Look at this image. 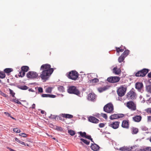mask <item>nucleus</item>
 <instances>
[{"label":"nucleus","instance_id":"f257e3e1","mask_svg":"<svg viewBox=\"0 0 151 151\" xmlns=\"http://www.w3.org/2000/svg\"><path fill=\"white\" fill-rule=\"evenodd\" d=\"M50 65L46 64L42 65L41 67L40 70L42 71L41 73L40 77L42 80H47L53 73L54 70L51 68Z\"/></svg>","mask_w":151,"mask_h":151},{"label":"nucleus","instance_id":"f03ea898","mask_svg":"<svg viewBox=\"0 0 151 151\" xmlns=\"http://www.w3.org/2000/svg\"><path fill=\"white\" fill-rule=\"evenodd\" d=\"M68 92L70 94H74L79 96L80 92L77 88L76 87L74 86H70L68 87Z\"/></svg>","mask_w":151,"mask_h":151},{"label":"nucleus","instance_id":"7ed1b4c3","mask_svg":"<svg viewBox=\"0 0 151 151\" xmlns=\"http://www.w3.org/2000/svg\"><path fill=\"white\" fill-rule=\"evenodd\" d=\"M127 89V87L124 86H121L117 89V93L120 97L123 96L125 94Z\"/></svg>","mask_w":151,"mask_h":151},{"label":"nucleus","instance_id":"20e7f679","mask_svg":"<svg viewBox=\"0 0 151 151\" xmlns=\"http://www.w3.org/2000/svg\"><path fill=\"white\" fill-rule=\"evenodd\" d=\"M104 111L108 113L114 112V106L112 103H110L106 105L104 107Z\"/></svg>","mask_w":151,"mask_h":151},{"label":"nucleus","instance_id":"39448f33","mask_svg":"<svg viewBox=\"0 0 151 151\" xmlns=\"http://www.w3.org/2000/svg\"><path fill=\"white\" fill-rule=\"evenodd\" d=\"M67 74V76L69 78L74 81L77 79L78 76V73L75 70H72L68 74Z\"/></svg>","mask_w":151,"mask_h":151},{"label":"nucleus","instance_id":"423d86ee","mask_svg":"<svg viewBox=\"0 0 151 151\" xmlns=\"http://www.w3.org/2000/svg\"><path fill=\"white\" fill-rule=\"evenodd\" d=\"M137 149V146H133L132 147L124 146L119 148V150L121 151H130L136 150Z\"/></svg>","mask_w":151,"mask_h":151},{"label":"nucleus","instance_id":"0eeeda50","mask_svg":"<svg viewBox=\"0 0 151 151\" xmlns=\"http://www.w3.org/2000/svg\"><path fill=\"white\" fill-rule=\"evenodd\" d=\"M148 69L144 68L138 71L135 74V76L137 77L145 76L148 72Z\"/></svg>","mask_w":151,"mask_h":151},{"label":"nucleus","instance_id":"6e6552de","mask_svg":"<svg viewBox=\"0 0 151 151\" xmlns=\"http://www.w3.org/2000/svg\"><path fill=\"white\" fill-rule=\"evenodd\" d=\"M127 98L129 99H135L136 95L134 91V90L133 88L129 92H128L127 95Z\"/></svg>","mask_w":151,"mask_h":151},{"label":"nucleus","instance_id":"1a4fd4ad","mask_svg":"<svg viewBox=\"0 0 151 151\" xmlns=\"http://www.w3.org/2000/svg\"><path fill=\"white\" fill-rule=\"evenodd\" d=\"M120 80L119 77L117 76H111L108 78L107 81L108 82L111 83H116L118 82Z\"/></svg>","mask_w":151,"mask_h":151},{"label":"nucleus","instance_id":"9d476101","mask_svg":"<svg viewBox=\"0 0 151 151\" xmlns=\"http://www.w3.org/2000/svg\"><path fill=\"white\" fill-rule=\"evenodd\" d=\"M127 106L132 111H135L136 109V105L132 101L128 102L127 104Z\"/></svg>","mask_w":151,"mask_h":151},{"label":"nucleus","instance_id":"9b49d317","mask_svg":"<svg viewBox=\"0 0 151 151\" xmlns=\"http://www.w3.org/2000/svg\"><path fill=\"white\" fill-rule=\"evenodd\" d=\"M27 77L29 78L34 79L38 76V74L34 71H29L27 74Z\"/></svg>","mask_w":151,"mask_h":151},{"label":"nucleus","instance_id":"f8f14e48","mask_svg":"<svg viewBox=\"0 0 151 151\" xmlns=\"http://www.w3.org/2000/svg\"><path fill=\"white\" fill-rule=\"evenodd\" d=\"M124 116V114H114L110 116L109 118L111 120H112L118 118H122Z\"/></svg>","mask_w":151,"mask_h":151},{"label":"nucleus","instance_id":"ddd939ff","mask_svg":"<svg viewBox=\"0 0 151 151\" xmlns=\"http://www.w3.org/2000/svg\"><path fill=\"white\" fill-rule=\"evenodd\" d=\"M120 122L119 121H116L113 122L112 123H109L108 125L114 129H116L118 128L119 126Z\"/></svg>","mask_w":151,"mask_h":151},{"label":"nucleus","instance_id":"4468645a","mask_svg":"<svg viewBox=\"0 0 151 151\" xmlns=\"http://www.w3.org/2000/svg\"><path fill=\"white\" fill-rule=\"evenodd\" d=\"M89 121L94 123H98L99 122V120L95 117L90 116L88 118Z\"/></svg>","mask_w":151,"mask_h":151},{"label":"nucleus","instance_id":"2eb2a0df","mask_svg":"<svg viewBox=\"0 0 151 151\" xmlns=\"http://www.w3.org/2000/svg\"><path fill=\"white\" fill-rule=\"evenodd\" d=\"M129 121L128 120H124L122 121V126L123 128L126 129H128L129 128Z\"/></svg>","mask_w":151,"mask_h":151},{"label":"nucleus","instance_id":"dca6fc26","mask_svg":"<svg viewBox=\"0 0 151 151\" xmlns=\"http://www.w3.org/2000/svg\"><path fill=\"white\" fill-rule=\"evenodd\" d=\"M143 85L142 83L137 82L135 84V88L139 91H141V89L143 88Z\"/></svg>","mask_w":151,"mask_h":151},{"label":"nucleus","instance_id":"f3484780","mask_svg":"<svg viewBox=\"0 0 151 151\" xmlns=\"http://www.w3.org/2000/svg\"><path fill=\"white\" fill-rule=\"evenodd\" d=\"M112 72L115 74L119 75L121 74V70L120 68H118L116 66L113 68L112 70Z\"/></svg>","mask_w":151,"mask_h":151},{"label":"nucleus","instance_id":"a211bd4d","mask_svg":"<svg viewBox=\"0 0 151 151\" xmlns=\"http://www.w3.org/2000/svg\"><path fill=\"white\" fill-rule=\"evenodd\" d=\"M96 98V95L94 93H91L89 94L88 96V99L91 101L94 100Z\"/></svg>","mask_w":151,"mask_h":151},{"label":"nucleus","instance_id":"6ab92c4d","mask_svg":"<svg viewBox=\"0 0 151 151\" xmlns=\"http://www.w3.org/2000/svg\"><path fill=\"white\" fill-rule=\"evenodd\" d=\"M91 147L94 151H97L100 148L99 145L95 143L92 144Z\"/></svg>","mask_w":151,"mask_h":151},{"label":"nucleus","instance_id":"aec40b11","mask_svg":"<svg viewBox=\"0 0 151 151\" xmlns=\"http://www.w3.org/2000/svg\"><path fill=\"white\" fill-rule=\"evenodd\" d=\"M133 120L135 122H139L141 120L142 117L140 115H137L132 118Z\"/></svg>","mask_w":151,"mask_h":151},{"label":"nucleus","instance_id":"412c9836","mask_svg":"<svg viewBox=\"0 0 151 151\" xmlns=\"http://www.w3.org/2000/svg\"><path fill=\"white\" fill-rule=\"evenodd\" d=\"M62 115L63 117L66 118L71 119L73 117V115L69 114H63Z\"/></svg>","mask_w":151,"mask_h":151},{"label":"nucleus","instance_id":"4be33fe9","mask_svg":"<svg viewBox=\"0 0 151 151\" xmlns=\"http://www.w3.org/2000/svg\"><path fill=\"white\" fill-rule=\"evenodd\" d=\"M89 82L90 83H95L99 82V80L96 78H94L93 79H91L89 80Z\"/></svg>","mask_w":151,"mask_h":151},{"label":"nucleus","instance_id":"5701e85b","mask_svg":"<svg viewBox=\"0 0 151 151\" xmlns=\"http://www.w3.org/2000/svg\"><path fill=\"white\" fill-rule=\"evenodd\" d=\"M125 58V57H124L123 55L122 54L118 59V61L119 62V63H121L123 62Z\"/></svg>","mask_w":151,"mask_h":151},{"label":"nucleus","instance_id":"b1692460","mask_svg":"<svg viewBox=\"0 0 151 151\" xmlns=\"http://www.w3.org/2000/svg\"><path fill=\"white\" fill-rule=\"evenodd\" d=\"M29 68L28 66H24L22 67V71L27 72L29 70Z\"/></svg>","mask_w":151,"mask_h":151},{"label":"nucleus","instance_id":"393cba45","mask_svg":"<svg viewBox=\"0 0 151 151\" xmlns=\"http://www.w3.org/2000/svg\"><path fill=\"white\" fill-rule=\"evenodd\" d=\"M125 49V47H124L123 48L121 47H116V51L117 52H123L124 50V49Z\"/></svg>","mask_w":151,"mask_h":151},{"label":"nucleus","instance_id":"a878e982","mask_svg":"<svg viewBox=\"0 0 151 151\" xmlns=\"http://www.w3.org/2000/svg\"><path fill=\"white\" fill-rule=\"evenodd\" d=\"M18 87L22 90H26L28 88V87L25 85L19 86H18Z\"/></svg>","mask_w":151,"mask_h":151},{"label":"nucleus","instance_id":"bb28decb","mask_svg":"<svg viewBox=\"0 0 151 151\" xmlns=\"http://www.w3.org/2000/svg\"><path fill=\"white\" fill-rule=\"evenodd\" d=\"M107 89L106 86H104L103 87H100L98 88V91L100 92H101L104 91H105Z\"/></svg>","mask_w":151,"mask_h":151},{"label":"nucleus","instance_id":"cd10ccee","mask_svg":"<svg viewBox=\"0 0 151 151\" xmlns=\"http://www.w3.org/2000/svg\"><path fill=\"white\" fill-rule=\"evenodd\" d=\"M13 70V69L11 68H6L4 69V71L6 73H9L12 71Z\"/></svg>","mask_w":151,"mask_h":151},{"label":"nucleus","instance_id":"c85d7f7f","mask_svg":"<svg viewBox=\"0 0 151 151\" xmlns=\"http://www.w3.org/2000/svg\"><path fill=\"white\" fill-rule=\"evenodd\" d=\"M146 89L147 92L151 93V85H147L146 86Z\"/></svg>","mask_w":151,"mask_h":151},{"label":"nucleus","instance_id":"c756f323","mask_svg":"<svg viewBox=\"0 0 151 151\" xmlns=\"http://www.w3.org/2000/svg\"><path fill=\"white\" fill-rule=\"evenodd\" d=\"M132 131L133 134H136L138 132V129L137 128L133 127L132 128Z\"/></svg>","mask_w":151,"mask_h":151},{"label":"nucleus","instance_id":"7c9ffc66","mask_svg":"<svg viewBox=\"0 0 151 151\" xmlns=\"http://www.w3.org/2000/svg\"><path fill=\"white\" fill-rule=\"evenodd\" d=\"M81 140L82 142H83L84 143L86 144L87 145H89L90 143V141H88L87 140L84 139L83 138L80 139Z\"/></svg>","mask_w":151,"mask_h":151},{"label":"nucleus","instance_id":"2f4dec72","mask_svg":"<svg viewBox=\"0 0 151 151\" xmlns=\"http://www.w3.org/2000/svg\"><path fill=\"white\" fill-rule=\"evenodd\" d=\"M36 90H37L38 91V93H42L43 92V89L41 87H37L35 88Z\"/></svg>","mask_w":151,"mask_h":151},{"label":"nucleus","instance_id":"473e14b6","mask_svg":"<svg viewBox=\"0 0 151 151\" xmlns=\"http://www.w3.org/2000/svg\"><path fill=\"white\" fill-rule=\"evenodd\" d=\"M129 50H126L122 54L124 55L125 57L129 54Z\"/></svg>","mask_w":151,"mask_h":151},{"label":"nucleus","instance_id":"72a5a7b5","mask_svg":"<svg viewBox=\"0 0 151 151\" xmlns=\"http://www.w3.org/2000/svg\"><path fill=\"white\" fill-rule=\"evenodd\" d=\"M15 141H16V142H18V143L21 144L22 145H25V143L24 142L22 141L19 140V139H18V138H15Z\"/></svg>","mask_w":151,"mask_h":151},{"label":"nucleus","instance_id":"f704fd0d","mask_svg":"<svg viewBox=\"0 0 151 151\" xmlns=\"http://www.w3.org/2000/svg\"><path fill=\"white\" fill-rule=\"evenodd\" d=\"M78 133L80 134V135L83 137H85L86 136V132H78Z\"/></svg>","mask_w":151,"mask_h":151},{"label":"nucleus","instance_id":"c9c22d12","mask_svg":"<svg viewBox=\"0 0 151 151\" xmlns=\"http://www.w3.org/2000/svg\"><path fill=\"white\" fill-rule=\"evenodd\" d=\"M52 88L51 87H48L46 88L45 92L47 93H50L51 92Z\"/></svg>","mask_w":151,"mask_h":151},{"label":"nucleus","instance_id":"e433bc0d","mask_svg":"<svg viewBox=\"0 0 151 151\" xmlns=\"http://www.w3.org/2000/svg\"><path fill=\"white\" fill-rule=\"evenodd\" d=\"M58 90L61 92H63L64 91L65 88L63 86H60L58 88Z\"/></svg>","mask_w":151,"mask_h":151},{"label":"nucleus","instance_id":"4c0bfd02","mask_svg":"<svg viewBox=\"0 0 151 151\" xmlns=\"http://www.w3.org/2000/svg\"><path fill=\"white\" fill-rule=\"evenodd\" d=\"M5 75L3 72H0V78H4L5 77Z\"/></svg>","mask_w":151,"mask_h":151},{"label":"nucleus","instance_id":"58836bf2","mask_svg":"<svg viewBox=\"0 0 151 151\" xmlns=\"http://www.w3.org/2000/svg\"><path fill=\"white\" fill-rule=\"evenodd\" d=\"M68 132L71 136H73L75 134V132L74 131L71 129L68 131Z\"/></svg>","mask_w":151,"mask_h":151},{"label":"nucleus","instance_id":"ea45409f","mask_svg":"<svg viewBox=\"0 0 151 151\" xmlns=\"http://www.w3.org/2000/svg\"><path fill=\"white\" fill-rule=\"evenodd\" d=\"M95 76V73H91L90 75H89L88 76V78L89 80L93 78V77Z\"/></svg>","mask_w":151,"mask_h":151},{"label":"nucleus","instance_id":"a19ab883","mask_svg":"<svg viewBox=\"0 0 151 151\" xmlns=\"http://www.w3.org/2000/svg\"><path fill=\"white\" fill-rule=\"evenodd\" d=\"M101 116L106 119H107V116L106 114L102 113L101 114Z\"/></svg>","mask_w":151,"mask_h":151},{"label":"nucleus","instance_id":"79ce46f5","mask_svg":"<svg viewBox=\"0 0 151 151\" xmlns=\"http://www.w3.org/2000/svg\"><path fill=\"white\" fill-rule=\"evenodd\" d=\"M25 72L22 71L21 72H20L19 73V74H20L19 76H21L22 77H23L25 75Z\"/></svg>","mask_w":151,"mask_h":151},{"label":"nucleus","instance_id":"37998d69","mask_svg":"<svg viewBox=\"0 0 151 151\" xmlns=\"http://www.w3.org/2000/svg\"><path fill=\"white\" fill-rule=\"evenodd\" d=\"M144 151H151V147H147L146 148H143Z\"/></svg>","mask_w":151,"mask_h":151},{"label":"nucleus","instance_id":"c03bdc74","mask_svg":"<svg viewBox=\"0 0 151 151\" xmlns=\"http://www.w3.org/2000/svg\"><path fill=\"white\" fill-rule=\"evenodd\" d=\"M13 131L14 132L17 133H19L21 132V131L20 129H18L17 128H15L13 129Z\"/></svg>","mask_w":151,"mask_h":151},{"label":"nucleus","instance_id":"a18cd8bd","mask_svg":"<svg viewBox=\"0 0 151 151\" xmlns=\"http://www.w3.org/2000/svg\"><path fill=\"white\" fill-rule=\"evenodd\" d=\"M13 101L15 102V103H17L18 104H21L22 103H21L19 101L18 99H13Z\"/></svg>","mask_w":151,"mask_h":151},{"label":"nucleus","instance_id":"49530a36","mask_svg":"<svg viewBox=\"0 0 151 151\" xmlns=\"http://www.w3.org/2000/svg\"><path fill=\"white\" fill-rule=\"evenodd\" d=\"M20 136L24 137H27V134L24 133H21L19 134Z\"/></svg>","mask_w":151,"mask_h":151},{"label":"nucleus","instance_id":"de8ad7c7","mask_svg":"<svg viewBox=\"0 0 151 151\" xmlns=\"http://www.w3.org/2000/svg\"><path fill=\"white\" fill-rule=\"evenodd\" d=\"M10 93L12 95L13 97H14L15 93L13 92V91L11 89H10Z\"/></svg>","mask_w":151,"mask_h":151},{"label":"nucleus","instance_id":"09e8293b","mask_svg":"<svg viewBox=\"0 0 151 151\" xmlns=\"http://www.w3.org/2000/svg\"><path fill=\"white\" fill-rule=\"evenodd\" d=\"M56 129L58 131H62L63 130V129L62 128L60 127H57L56 128Z\"/></svg>","mask_w":151,"mask_h":151},{"label":"nucleus","instance_id":"8fccbe9b","mask_svg":"<svg viewBox=\"0 0 151 151\" xmlns=\"http://www.w3.org/2000/svg\"><path fill=\"white\" fill-rule=\"evenodd\" d=\"M105 126V124L104 123H101L99 124V127L100 128L104 127Z\"/></svg>","mask_w":151,"mask_h":151},{"label":"nucleus","instance_id":"3c124183","mask_svg":"<svg viewBox=\"0 0 151 151\" xmlns=\"http://www.w3.org/2000/svg\"><path fill=\"white\" fill-rule=\"evenodd\" d=\"M146 111L148 113H151V108H149L147 109L146 110Z\"/></svg>","mask_w":151,"mask_h":151},{"label":"nucleus","instance_id":"603ef678","mask_svg":"<svg viewBox=\"0 0 151 151\" xmlns=\"http://www.w3.org/2000/svg\"><path fill=\"white\" fill-rule=\"evenodd\" d=\"M41 96L42 97H48V94H43Z\"/></svg>","mask_w":151,"mask_h":151},{"label":"nucleus","instance_id":"864d4df0","mask_svg":"<svg viewBox=\"0 0 151 151\" xmlns=\"http://www.w3.org/2000/svg\"><path fill=\"white\" fill-rule=\"evenodd\" d=\"M147 121L148 122H151V116H147Z\"/></svg>","mask_w":151,"mask_h":151},{"label":"nucleus","instance_id":"5fc2aeb1","mask_svg":"<svg viewBox=\"0 0 151 151\" xmlns=\"http://www.w3.org/2000/svg\"><path fill=\"white\" fill-rule=\"evenodd\" d=\"M4 113L7 116H9L10 117V116H11L10 114H9V113H8L7 112H5Z\"/></svg>","mask_w":151,"mask_h":151},{"label":"nucleus","instance_id":"6e6d98bb","mask_svg":"<svg viewBox=\"0 0 151 151\" xmlns=\"http://www.w3.org/2000/svg\"><path fill=\"white\" fill-rule=\"evenodd\" d=\"M85 138L89 139H91V137L90 135H86Z\"/></svg>","mask_w":151,"mask_h":151},{"label":"nucleus","instance_id":"4d7b16f0","mask_svg":"<svg viewBox=\"0 0 151 151\" xmlns=\"http://www.w3.org/2000/svg\"><path fill=\"white\" fill-rule=\"evenodd\" d=\"M35 104H33L32 105V106L31 107H30V108H32V109H35Z\"/></svg>","mask_w":151,"mask_h":151},{"label":"nucleus","instance_id":"13d9d810","mask_svg":"<svg viewBox=\"0 0 151 151\" xmlns=\"http://www.w3.org/2000/svg\"><path fill=\"white\" fill-rule=\"evenodd\" d=\"M7 148L10 151H16L15 150L9 147H8Z\"/></svg>","mask_w":151,"mask_h":151},{"label":"nucleus","instance_id":"bf43d9fd","mask_svg":"<svg viewBox=\"0 0 151 151\" xmlns=\"http://www.w3.org/2000/svg\"><path fill=\"white\" fill-rule=\"evenodd\" d=\"M147 76L149 78H151V72L150 73H148L147 75Z\"/></svg>","mask_w":151,"mask_h":151},{"label":"nucleus","instance_id":"052dcab7","mask_svg":"<svg viewBox=\"0 0 151 151\" xmlns=\"http://www.w3.org/2000/svg\"><path fill=\"white\" fill-rule=\"evenodd\" d=\"M29 91H31L32 92H34L35 91L32 89V88H30L28 90Z\"/></svg>","mask_w":151,"mask_h":151},{"label":"nucleus","instance_id":"680f3d73","mask_svg":"<svg viewBox=\"0 0 151 151\" xmlns=\"http://www.w3.org/2000/svg\"><path fill=\"white\" fill-rule=\"evenodd\" d=\"M45 113V111L43 110H41V113L42 114H44Z\"/></svg>","mask_w":151,"mask_h":151},{"label":"nucleus","instance_id":"e2e57ef3","mask_svg":"<svg viewBox=\"0 0 151 151\" xmlns=\"http://www.w3.org/2000/svg\"><path fill=\"white\" fill-rule=\"evenodd\" d=\"M51 98H54L56 96H55V95H51Z\"/></svg>","mask_w":151,"mask_h":151},{"label":"nucleus","instance_id":"0e129e2a","mask_svg":"<svg viewBox=\"0 0 151 151\" xmlns=\"http://www.w3.org/2000/svg\"><path fill=\"white\" fill-rule=\"evenodd\" d=\"M142 130H145H145H146V128L145 127H144V128H142Z\"/></svg>","mask_w":151,"mask_h":151},{"label":"nucleus","instance_id":"69168bd1","mask_svg":"<svg viewBox=\"0 0 151 151\" xmlns=\"http://www.w3.org/2000/svg\"><path fill=\"white\" fill-rule=\"evenodd\" d=\"M51 94H48V97H50V98H51Z\"/></svg>","mask_w":151,"mask_h":151},{"label":"nucleus","instance_id":"338daca9","mask_svg":"<svg viewBox=\"0 0 151 151\" xmlns=\"http://www.w3.org/2000/svg\"><path fill=\"white\" fill-rule=\"evenodd\" d=\"M11 118H12V119H14L15 120V119L14 118V117H13L11 115L10 116Z\"/></svg>","mask_w":151,"mask_h":151},{"label":"nucleus","instance_id":"774afa93","mask_svg":"<svg viewBox=\"0 0 151 151\" xmlns=\"http://www.w3.org/2000/svg\"><path fill=\"white\" fill-rule=\"evenodd\" d=\"M138 151H144L143 149H140V150H139Z\"/></svg>","mask_w":151,"mask_h":151}]
</instances>
